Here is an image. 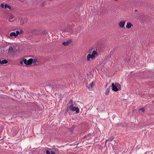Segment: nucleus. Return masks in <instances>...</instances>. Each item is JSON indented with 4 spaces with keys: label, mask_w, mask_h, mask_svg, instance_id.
Returning <instances> with one entry per match:
<instances>
[{
    "label": "nucleus",
    "mask_w": 154,
    "mask_h": 154,
    "mask_svg": "<svg viewBox=\"0 0 154 154\" xmlns=\"http://www.w3.org/2000/svg\"><path fill=\"white\" fill-rule=\"evenodd\" d=\"M32 63V58L29 59L27 61L26 65H31Z\"/></svg>",
    "instance_id": "nucleus-7"
},
{
    "label": "nucleus",
    "mask_w": 154,
    "mask_h": 154,
    "mask_svg": "<svg viewBox=\"0 0 154 154\" xmlns=\"http://www.w3.org/2000/svg\"><path fill=\"white\" fill-rule=\"evenodd\" d=\"M5 8H8L9 9H11V7H10V6L6 4H5Z\"/></svg>",
    "instance_id": "nucleus-14"
},
{
    "label": "nucleus",
    "mask_w": 154,
    "mask_h": 154,
    "mask_svg": "<svg viewBox=\"0 0 154 154\" xmlns=\"http://www.w3.org/2000/svg\"><path fill=\"white\" fill-rule=\"evenodd\" d=\"M46 154H51V152L49 151L48 150H46Z\"/></svg>",
    "instance_id": "nucleus-25"
},
{
    "label": "nucleus",
    "mask_w": 154,
    "mask_h": 154,
    "mask_svg": "<svg viewBox=\"0 0 154 154\" xmlns=\"http://www.w3.org/2000/svg\"><path fill=\"white\" fill-rule=\"evenodd\" d=\"M69 109L68 107H67L66 109V111L67 112Z\"/></svg>",
    "instance_id": "nucleus-30"
},
{
    "label": "nucleus",
    "mask_w": 154,
    "mask_h": 154,
    "mask_svg": "<svg viewBox=\"0 0 154 154\" xmlns=\"http://www.w3.org/2000/svg\"><path fill=\"white\" fill-rule=\"evenodd\" d=\"M44 6V5H43V4H42V7H43Z\"/></svg>",
    "instance_id": "nucleus-33"
},
{
    "label": "nucleus",
    "mask_w": 154,
    "mask_h": 154,
    "mask_svg": "<svg viewBox=\"0 0 154 154\" xmlns=\"http://www.w3.org/2000/svg\"><path fill=\"white\" fill-rule=\"evenodd\" d=\"M93 87V82H92L89 85V87H88V88L89 89L90 88H92Z\"/></svg>",
    "instance_id": "nucleus-17"
},
{
    "label": "nucleus",
    "mask_w": 154,
    "mask_h": 154,
    "mask_svg": "<svg viewBox=\"0 0 154 154\" xmlns=\"http://www.w3.org/2000/svg\"><path fill=\"white\" fill-rule=\"evenodd\" d=\"M116 1H118V0H115Z\"/></svg>",
    "instance_id": "nucleus-38"
},
{
    "label": "nucleus",
    "mask_w": 154,
    "mask_h": 154,
    "mask_svg": "<svg viewBox=\"0 0 154 154\" xmlns=\"http://www.w3.org/2000/svg\"><path fill=\"white\" fill-rule=\"evenodd\" d=\"M32 63H35L37 62V60L36 59H32Z\"/></svg>",
    "instance_id": "nucleus-19"
},
{
    "label": "nucleus",
    "mask_w": 154,
    "mask_h": 154,
    "mask_svg": "<svg viewBox=\"0 0 154 154\" xmlns=\"http://www.w3.org/2000/svg\"><path fill=\"white\" fill-rule=\"evenodd\" d=\"M93 134V133H92V134H91V133L89 134H88V135H91L92 134Z\"/></svg>",
    "instance_id": "nucleus-32"
},
{
    "label": "nucleus",
    "mask_w": 154,
    "mask_h": 154,
    "mask_svg": "<svg viewBox=\"0 0 154 154\" xmlns=\"http://www.w3.org/2000/svg\"><path fill=\"white\" fill-rule=\"evenodd\" d=\"M30 109L32 110H35L37 108V106L36 104L34 103H31L30 104Z\"/></svg>",
    "instance_id": "nucleus-4"
},
{
    "label": "nucleus",
    "mask_w": 154,
    "mask_h": 154,
    "mask_svg": "<svg viewBox=\"0 0 154 154\" xmlns=\"http://www.w3.org/2000/svg\"><path fill=\"white\" fill-rule=\"evenodd\" d=\"M8 61L6 60H0V65H2L4 64H7L8 63Z\"/></svg>",
    "instance_id": "nucleus-8"
},
{
    "label": "nucleus",
    "mask_w": 154,
    "mask_h": 154,
    "mask_svg": "<svg viewBox=\"0 0 154 154\" xmlns=\"http://www.w3.org/2000/svg\"><path fill=\"white\" fill-rule=\"evenodd\" d=\"M97 51L94 50L92 52V54H93V55H94L95 56V55H97Z\"/></svg>",
    "instance_id": "nucleus-18"
},
{
    "label": "nucleus",
    "mask_w": 154,
    "mask_h": 154,
    "mask_svg": "<svg viewBox=\"0 0 154 154\" xmlns=\"http://www.w3.org/2000/svg\"><path fill=\"white\" fill-rule=\"evenodd\" d=\"M74 127H73L72 126V127H71L70 129H69V130H70V131L71 132H72L73 131V129H74Z\"/></svg>",
    "instance_id": "nucleus-22"
},
{
    "label": "nucleus",
    "mask_w": 154,
    "mask_h": 154,
    "mask_svg": "<svg viewBox=\"0 0 154 154\" xmlns=\"http://www.w3.org/2000/svg\"><path fill=\"white\" fill-rule=\"evenodd\" d=\"M139 110H141L143 112H144L145 111V109L143 108H140L139 109Z\"/></svg>",
    "instance_id": "nucleus-24"
},
{
    "label": "nucleus",
    "mask_w": 154,
    "mask_h": 154,
    "mask_svg": "<svg viewBox=\"0 0 154 154\" xmlns=\"http://www.w3.org/2000/svg\"><path fill=\"white\" fill-rule=\"evenodd\" d=\"M108 140H109V139H107V140H106V142Z\"/></svg>",
    "instance_id": "nucleus-35"
},
{
    "label": "nucleus",
    "mask_w": 154,
    "mask_h": 154,
    "mask_svg": "<svg viewBox=\"0 0 154 154\" xmlns=\"http://www.w3.org/2000/svg\"><path fill=\"white\" fill-rule=\"evenodd\" d=\"M114 137H110L109 138V140L112 141L113 140V139H114Z\"/></svg>",
    "instance_id": "nucleus-27"
},
{
    "label": "nucleus",
    "mask_w": 154,
    "mask_h": 154,
    "mask_svg": "<svg viewBox=\"0 0 154 154\" xmlns=\"http://www.w3.org/2000/svg\"><path fill=\"white\" fill-rule=\"evenodd\" d=\"M101 105H102L103 106H104V105L103 104H102Z\"/></svg>",
    "instance_id": "nucleus-36"
},
{
    "label": "nucleus",
    "mask_w": 154,
    "mask_h": 154,
    "mask_svg": "<svg viewBox=\"0 0 154 154\" xmlns=\"http://www.w3.org/2000/svg\"><path fill=\"white\" fill-rule=\"evenodd\" d=\"M69 103L70 104V106H73L74 105V104L73 103V102L72 99L70 100Z\"/></svg>",
    "instance_id": "nucleus-15"
},
{
    "label": "nucleus",
    "mask_w": 154,
    "mask_h": 154,
    "mask_svg": "<svg viewBox=\"0 0 154 154\" xmlns=\"http://www.w3.org/2000/svg\"><path fill=\"white\" fill-rule=\"evenodd\" d=\"M51 154H55V152L54 151L51 150Z\"/></svg>",
    "instance_id": "nucleus-28"
},
{
    "label": "nucleus",
    "mask_w": 154,
    "mask_h": 154,
    "mask_svg": "<svg viewBox=\"0 0 154 154\" xmlns=\"http://www.w3.org/2000/svg\"><path fill=\"white\" fill-rule=\"evenodd\" d=\"M132 26V24L130 22H128L127 23V24L126 26V27L127 29H129L131 28V27Z\"/></svg>",
    "instance_id": "nucleus-9"
},
{
    "label": "nucleus",
    "mask_w": 154,
    "mask_h": 154,
    "mask_svg": "<svg viewBox=\"0 0 154 154\" xmlns=\"http://www.w3.org/2000/svg\"><path fill=\"white\" fill-rule=\"evenodd\" d=\"M71 42V40L70 39H69L66 42H63L62 43V44L64 46H67L68 45L69 43Z\"/></svg>",
    "instance_id": "nucleus-6"
},
{
    "label": "nucleus",
    "mask_w": 154,
    "mask_h": 154,
    "mask_svg": "<svg viewBox=\"0 0 154 154\" xmlns=\"http://www.w3.org/2000/svg\"><path fill=\"white\" fill-rule=\"evenodd\" d=\"M91 57H90V56H89V54H88L87 57V60L88 61H89L90 60Z\"/></svg>",
    "instance_id": "nucleus-20"
},
{
    "label": "nucleus",
    "mask_w": 154,
    "mask_h": 154,
    "mask_svg": "<svg viewBox=\"0 0 154 154\" xmlns=\"http://www.w3.org/2000/svg\"><path fill=\"white\" fill-rule=\"evenodd\" d=\"M20 34V32L19 31H16V34L17 35V36L18 35H19Z\"/></svg>",
    "instance_id": "nucleus-26"
},
{
    "label": "nucleus",
    "mask_w": 154,
    "mask_h": 154,
    "mask_svg": "<svg viewBox=\"0 0 154 154\" xmlns=\"http://www.w3.org/2000/svg\"><path fill=\"white\" fill-rule=\"evenodd\" d=\"M69 108L70 110L72 111H76L77 113H79V109L77 107L69 106Z\"/></svg>",
    "instance_id": "nucleus-2"
},
{
    "label": "nucleus",
    "mask_w": 154,
    "mask_h": 154,
    "mask_svg": "<svg viewBox=\"0 0 154 154\" xmlns=\"http://www.w3.org/2000/svg\"><path fill=\"white\" fill-rule=\"evenodd\" d=\"M23 32V31H22V30H20V34L22 33Z\"/></svg>",
    "instance_id": "nucleus-31"
},
{
    "label": "nucleus",
    "mask_w": 154,
    "mask_h": 154,
    "mask_svg": "<svg viewBox=\"0 0 154 154\" xmlns=\"http://www.w3.org/2000/svg\"><path fill=\"white\" fill-rule=\"evenodd\" d=\"M14 20V17H10L9 18V21L10 22H12Z\"/></svg>",
    "instance_id": "nucleus-16"
},
{
    "label": "nucleus",
    "mask_w": 154,
    "mask_h": 154,
    "mask_svg": "<svg viewBox=\"0 0 154 154\" xmlns=\"http://www.w3.org/2000/svg\"><path fill=\"white\" fill-rule=\"evenodd\" d=\"M110 88V87L109 86L108 88L106 89V91L105 92V95H107L109 94Z\"/></svg>",
    "instance_id": "nucleus-11"
},
{
    "label": "nucleus",
    "mask_w": 154,
    "mask_h": 154,
    "mask_svg": "<svg viewBox=\"0 0 154 154\" xmlns=\"http://www.w3.org/2000/svg\"><path fill=\"white\" fill-rule=\"evenodd\" d=\"M89 56H90V57H91L90 58L91 59H93L95 57V56L93 55L92 54H89Z\"/></svg>",
    "instance_id": "nucleus-21"
},
{
    "label": "nucleus",
    "mask_w": 154,
    "mask_h": 154,
    "mask_svg": "<svg viewBox=\"0 0 154 154\" xmlns=\"http://www.w3.org/2000/svg\"><path fill=\"white\" fill-rule=\"evenodd\" d=\"M27 60L25 58H23V59L22 60H21L20 62V64H22L23 63L26 65L27 63Z\"/></svg>",
    "instance_id": "nucleus-10"
},
{
    "label": "nucleus",
    "mask_w": 154,
    "mask_h": 154,
    "mask_svg": "<svg viewBox=\"0 0 154 154\" xmlns=\"http://www.w3.org/2000/svg\"><path fill=\"white\" fill-rule=\"evenodd\" d=\"M17 50L14 49L11 46H10L9 47L8 49V53L11 54H12L13 52H14V54L17 51Z\"/></svg>",
    "instance_id": "nucleus-3"
},
{
    "label": "nucleus",
    "mask_w": 154,
    "mask_h": 154,
    "mask_svg": "<svg viewBox=\"0 0 154 154\" xmlns=\"http://www.w3.org/2000/svg\"><path fill=\"white\" fill-rule=\"evenodd\" d=\"M10 36L11 37H12V36H14L15 37H17V35L16 34V33L14 32H11L10 34Z\"/></svg>",
    "instance_id": "nucleus-13"
},
{
    "label": "nucleus",
    "mask_w": 154,
    "mask_h": 154,
    "mask_svg": "<svg viewBox=\"0 0 154 154\" xmlns=\"http://www.w3.org/2000/svg\"><path fill=\"white\" fill-rule=\"evenodd\" d=\"M1 6L2 8H4V4L3 3H2L1 4Z\"/></svg>",
    "instance_id": "nucleus-29"
},
{
    "label": "nucleus",
    "mask_w": 154,
    "mask_h": 154,
    "mask_svg": "<svg viewBox=\"0 0 154 154\" xmlns=\"http://www.w3.org/2000/svg\"><path fill=\"white\" fill-rule=\"evenodd\" d=\"M58 87H59V85H58L54 84V85H52V88L54 90L55 89L56 90H57L56 88H58Z\"/></svg>",
    "instance_id": "nucleus-12"
},
{
    "label": "nucleus",
    "mask_w": 154,
    "mask_h": 154,
    "mask_svg": "<svg viewBox=\"0 0 154 154\" xmlns=\"http://www.w3.org/2000/svg\"><path fill=\"white\" fill-rule=\"evenodd\" d=\"M85 136L84 137H84V138H85Z\"/></svg>",
    "instance_id": "nucleus-39"
},
{
    "label": "nucleus",
    "mask_w": 154,
    "mask_h": 154,
    "mask_svg": "<svg viewBox=\"0 0 154 154\" xmlns=\"http://www.w3.org/2000/svg\"><path fill=\"white\" fill-rule=\"evenodd\" d=\"M143 15H140V16H143Z\"/></svg>",
    "instance_id": "nucleus-37"
},
{
    "label": "nucleus",
    "mask_w": 154,
    "mask_h": 154,
    "mask_svg": "<svg viewBox=\"0 0 154 154\" xmlns=\"http://www.w3.org/2000/svg\"><path fill=\"white\" fill-rule=\"evenodd\" d=\"M48 34V33L47 32L44 31L42 33V34L43 35H46Z\"/></svg>",
    "instance_id": "nucleus-23"
},
{
    "label": "nucleus",
    "mask_w": 154,
    "mask_h": 154,
    "mask_svg": "<svg viewBox=\"0 0 154 154\" xmlns=\"http://www.w3.org/2000/svg\"><path fill=\"white\" fill-rule=\"evenodd\" d=\"M112 89L113 91H117L121 89V86L119 83H116L115 85L114 83L112 84Z\"/></svg>",
    "instance_id": "nucleus-1"
},
{
    "label": "nucleus",
    "mask_w": 154,
    "mask_h": 154,
    "mask_svg": "<svg viewBox=\"0 0 154 154\" xmlns=\"http://www.w3.org/2000/svg\"><path fill=\"white\" fill-rule=\"evenodd\" d=\"M125 22L126 21L125 20L121 21L119 23V26H120V27L124 28H125V27H124V25Z\"/></svg>",
    "instance_id": "nucleus-5"
},
{
    "label": "nucleus",
    "mask_w": 154,
    "mask_h": 154,
    "mask_svg": "<svg viewBox=\"0 0 154 154\" xmlns=\"http://www.w3.org/2000/svg\"><path fill=\"white\" fill-rule=\"evenodd\" d=\"M137 10L136 9L135 10V12H137Z\"/></svg>",
    "instance_id": "nucleus-34"
}]
</instances>
